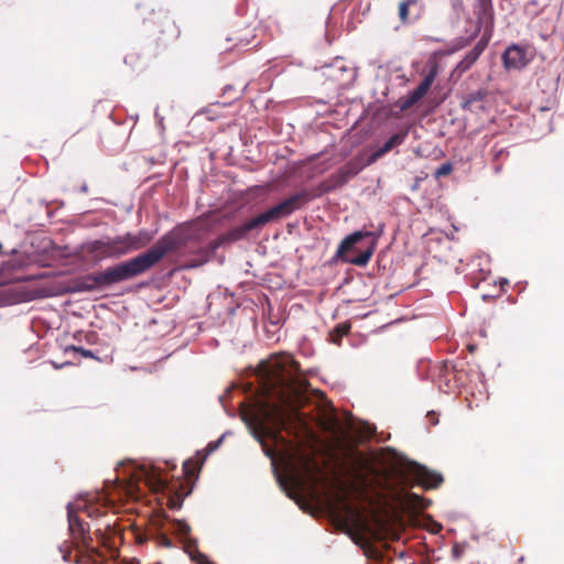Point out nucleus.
I'll use <instances>...</instances> for the list:
<instances>
[{"label":"nucleus","instance_id":"obj_1","mask_svg":"<svg viewBox=\"0 0 564 564\" xmlns=\"http://www.w3.org/2000/svg\"><path fill=\"white\" fill-rule=\"evenodd\" d=\"M261 398L254 404V421L270 425L269 436L289 445L281 435L305 422L300 408L307 401L308 381L300 375V364L289 354H279L259 365Z\"/></svg>","mask_w":564,"mask_h":564},{"label":"nucleus","instance_id":"obj_2","mask_svg":"<svg viewBox=\"0 0 564 564\" xmlns=\"http://www.w3.org/2000/svg\"><path fill=\"white\" fill-rule=\"evenodd\" d=\"M181 238L170 231L163 235L150 249L104 271L89 273L75 279L72 283L73 292H94L115 284L140 276L154 268L166 254L181 247Z\"/></svg>","mask_w":564,"mask_h":564},{"label":"nucleus","instance_id":"obj_3","mask_svg":"<svg viewBox=\"0 0 564 564\" xmlns=\"http://www.w3.org/2000/svg\"><path fill=\"white\" fill-rule=\"evenodd\" d=\"M311 193L304 188L279 204L270 207L258 216L250 218L245 224L234 227L226 234L218 237L214 242V248H218L224 243L235 242L243 239L248 232L261 229L269 223L279 221L283 218L291 216L294 212L304 207L311 200Z\"/></svg>","mask_w":564,"mask_h":564},{"label":"nucleus","instance_id":"obj_4","mask_svg":"<svg viewBox=\"0 0 564 564\" xmlns=\"http://www.w3.org/2000/svg\"><path fill=\"white\" fill-rule=\"evenodd\" d=\"M154 238V232L141 229L137 234L127 232L107 239H98L80 246L84 258L98 263L105 259H119L130 252L147 247Z\"/></svg>","mask_w":564,"mask_h":564},{"label":"nucleus","instance_id":"obj_5","mask_svg":"<svg viewBox=\"0 0 564 564\" xmlns=\"http://www.w3.org/2000/svg\"><path fill=\"white\" fill-rule=\"evenodd\" d=\"M67 509L68 530L72 538L70 543L78 551V554L75 556V563L94 564V556H99V552L91 544L90 527L79 519L70 505H68Z\"/></svg>","mask_w":564,"mask_h":564},{"label":"nucleus","instance_id":"obj_6","mask_svg":"<svg viewBox=\"0 0 564 564\" xmlns=\"http://www.w3.org/2000/svg\"><path fill=\"white\" fill-rule=\"evenodd\" d=\"M371 164L372 163H368V159L364 160L362 156H356L349 160L344 166L318 185V194L315 195L312 191L307 189L311 193V199L344 186L349 182V180L358 175L366 166Z\"/></svg>","mask_w":564,"mask_h":564},{"label":"nucleus","instance_id":"obj_7","mask_svg":"<svg viewBox=\"0 0 564 564\" xmlns=\"http://www.w3.org/2000/svg\"><path fill=\"white\" fill-rule=\"evenodd\" d=\"M87 514L96 520L94 530L96 538L100 541L101 545L108 546L110 540L119 532L115 514L108 513L98 507L89 508Z\"/></svg>","mask_w":564,"mask_h":564},{"label":"nucleus","instance_id":"obj_8","mask_svg":"<svg viewBox=\"0 0 564 564\" xmlns=\"http://www.w3.org/2000/svg\"><path fill=\"white\" fill-rule=\"evenodd\" d=\"M173 533L180 539L183 544L184 551L188 554L191 560L197 564H215L209 561L207 555L203 554L198 550L197 540L192 538V529L188 523L183 520H172L171 522Z\"/></svg>","mask_w":564,"mask_h":564},{"label":"nucleus","instance_id":"obj_9","mask_svg":"<svg viewBox=\"0 0 564 564\" xmlns=\"http://www.w3.org/2000/svg\"><path fill=\"white\" fill-rule=\"evenodd\" d=\"M440 72V65L436 61L429 63V70L425 74L421 84L411 91L408 96L403 97L399 101L400 109L405 111L413 107L416 102H419L429 91L432 84L434 83L436 76Z\"/></svg>","mask_w":564,"mask_h":564},{"label":"nucleus","instance_id":"obj_10","mask_svg":"<svg viewBox=\"0 0 564 564\" xmlns=\"http://www.w3.org/2000/svg\"><path fill=\"white\" fill-rule=\"evenodd\" d=\"M413 480L425 490L435 489L444 481L441 474L430 470L429 468L415 465L412 469Z\"/></svg>","mask_w":564,"mask_h":564},{"label":"nucleus","instance_id":"obj_11","mask_svg":"<svg viewBox=\"0 0 564 564\" xmlns=\"http://www.w3.org/2000/svg\"><path fill=\"white\" fill-rule=\"evenodd\" d=\"M502 62L507 69H521L529 63V58L525 48L511 45L503 52Z\"/></svg>","mask_w":564,"mask_h":564},{"label":"nucleus","instance_id":"obj_12","mask_svg":"<svg viewBox=\"0 0 564 564\" xmlns=\"http://www.w3.org/2000/svg\"><path fill=\"white\" fill-rule=\"evenodd\" d=\"M477 23L485 28V33L494 28V8L491 0H477L475 4Z\"/></svg>","mask_w":564,"mask_h":564},{"label":"nucleus","instance_id":"obj_13","mask_svg":"<svg viewBox=\"0 0 564 564\" xmlns=\"http://www.w3.org/2000/svg\"><path fill=\"white\" fill-rule=\"evenodd\" d=\"M488 97V90L480 88L465 95L462 99V109L465 111L477 112L485 109V99Z\"/></svg>","mask_w":564,"mask_h":564},{"label":"nucleus","instance_id":"obj_14","mask_svg":"<svg viewBox=\"0 0 564 564\" xmlns=\"http://www.w3.org/2000/svg\"><path fill=\"white\" fill-rule=\"evenodd\" d=\"M408 134H409V131L406 129L402 130V131H399L398 133L393 134L389 140H387L384 142V144L382 147L377 149L368 158V163H375L378 159H380L381 156H383L384 154L390 152L392 149H394L395 147L401 145L405 141Z\"/></svg>","mask_w":564,"mask_h":564},{"label":"nucleus","instance_id":"obj_15","mask_svg":"<svg viewBox=\"0 0 564 564\" xmlns=\"http://www.w3.org/2000/svg\"><path fill=\"white\" fill-rule=\"evenodd\" d=\"M488 45V39H480L470 52L457 64L456 72L463 74L467 72L479 58Z\"/></svg>","mask_w":564,"mask_h":564},{"label":"nucleus","instance_id":"obj_16","mask_svg":"<svg viewBox=\"0 0 564 564\" xmlns=\"http://www.w3.org/2000/svg\"><path fill=\"white\" fill-rule=\"evenodd\" d=\"M372 234L370 231H355L348 235L339 245L336 256L344 257L346 253L350 251L357 250L356 245L360 242L364 238L371 237Z\"/></svg>","mask_w":564,"mask_h":564},{"label":"nucleus","instance_id":"obj_17","mask_svg":"<svg viewBox=\"0 0 564 564\" xmlns=\"http://www.w3.org/2000/svg\"><path fill=\"white\" fill-rule=\"evenodd\" d=\"M143 477L147 485L154 491L164 490L167 486L166 481L156 474L155 470H143Z\"/></svg>","mask_w":564,"mask_h":564},{"label":"nucleus","instance_id":"obj_18","mask_svg":"<svg viewBox=\"0 0 564 564\" xmlns=\"http://www.w3.org/2000/svg\"><path fill=\"white\" fill-rule=\"evenodd\" d=\"M350 328L351 324L349 322L337 324L328 333L329 341L336 345H340L341 338L350 332Z\"/></svg>","mask_w":564,"mask_h":564},{"label":"nucleus","instance_id":"obj_19","mask_svg":"<svg viewBox=\"0 0 564 564\" xmlns=\"http://www.w3.org/2000/svg\"><path fill=\"white\" fill-rule=\"evenodd\" d=\"M417 6V0H403L398 6V17L402 24L410 22V9Z\"/></svg>","mask_w":564,"mask_h":564},{"label":"nucleus","instance_id":"obj_20","mask_svg":"<svg viewBox=\"0 0 564 564\" xmlns=\"http://www.w3.org/2000/svg\"><path fill=\"white\" fill-rule=\"evenodd\" d=\"M372 253H373V246L368 247L365 250L360 251L358 256L352 257V258H347L346 260L355 265L364 267L369 262Z\"/></svg>","mask_w":564,"mask_h":564},{"label":"nucleus","instance_id":"obj_21","mask_svg":"<svg viewBox=\"0 0 564 564\" xmlns=\"http://www.w3.org/2000/svg\"><path fill=\"white\" fill-rule=\"evenodd\" d=\"M306 475L314 481L317 480V475L321 473V468L316 462L312 458H305L303 464Z\"/></svg>","mask_w":564,"mask_h":564},{"label":"nucleus","instance_id":"obj_22","mask_svg":"<svg viewBox=\"0 0 564 564\" xmlns=\"http://www.w3.org/2000/svg\"><path fill=\"white\" fill-rule=\"evenodd\" d=\"M405 500L408 503L412 505L413 507L425 509L427 506L425 505V499L417 494L414 492H408L405 495Z\"/></svg>","mask_w":564,"mask_h":564},{"label":"nucleus","instance_id":"obj_23","mask_svg":"<svg viewBox=\"0 0 564 564\" xmlns=\"http://www.w3.org/2000/svg\"><path fill=\"white\" fill-rule=\"evenodd\" d=\"M154 539L159 546H163V547H172L173 546L172 540L165 533H155Z\"/></svg>","mask_w":564,"mask_h":564},{"label":"nucleus","instance_id":"obj_24","mask_svg":"<svg viewBox=\"0 0 564 564\" xmlns=\"http://www.w3.org/2000/svg\"><path fill=\"white\" fill-rule=\"evenodd\" d=\"M452 171H453L452 164L444 163L440 167H437V170L435 171V176L436 177L446 176V175L451 174Z\"/></svg>","mask_w":564,"mask_h":564},{"label":"nucleus","instance_id":"obj_25","mask_svg":"<svg viewBox=\"0 0 564 564\" xmlns=\"http://www.w3.org/2000/svg\"><path fill=\"white\" fill-rule=\"evenodd\" d=\"M59 552L62 553V557L65 562L70 561L72 547L67 542H64V544L59 546Z\"/></svg>","mask_w":564,"mask_h":564},{"label":"nucleus","instance_id":"obj_26","mask_svg":"<svg viewBox=\"0 0 564 564\" xmlns=\"http://www.w3.org/2000/svg\"><path fill=\"white\" fill-rule=\"evenodd\" d=\"M182 503H183V500L178 496H176V497H171L169 499L167 506L170 509L177 510V509H181Z\"/></svg>","mask_w":564,"mask_h":564},{"label":"nucleus","instance_id":"obj_27","mask_svg":"<svg viewBox=\"0 0 564 564\" xmlns=\"http://www.w3.org/2000/svg\"><path fill=\"white\" fill-rule=\"evenodd\" d=\"M183 469H184V473L187 476H194L195 475V466H194V463L191 459H188V460H186L184 463Z\"/></svg>","mask_w":564,"mask_h":564},{"label":"nucleus","instance_id":"obj_28","mask_svg":"<svg viewBox=\"0 0 564 564\" xmlns=\"http://www.w3.org/2000/svg\"><path fill=\"white\" fill-rule=\"evenodd\" d=\"M427 419L432 425H436L438 423V419L435 412H429Z\"/></svg>","mask_w":564,"mask_h":564},{"label":"nucleus","instance_id":"obj_29","mask_svg":"<svg viewBox=\"0 0 564 564\" xmlns=\"http://www.w3.org/2000/svg\"><path fill=\"white\" fill-rule=\"evenodd\" d=\"M148 535L147 534H143V533H138L135 535V541L138 544H143L145 541H148Z\"/></svg>","mask_w":564,"mask_h":564},{"label":"nucleus","instance_id":"obj_30","mask_svg":"<svg viewBox=\"0 0 564 564\" xmlns=\"http://www.w3.org/2000/svg\"><path fill=\"white\" fill-rule=\"evenodd\" d=\"M77 351H79L84 357H93V351L84 349V348H76Z\"/></svg>","mask_w":564,"mask_h":564},{"label":"nucleus","instance_id":"obj_31","mask_svg":"<svg viewBox=\"0 0 564 564\" xmlns=\"http://www.w3.org/2000/svg\"><path fill=\"white\" fill-rule=\"evenodd\" d=\"M265 453H267V455H268L269 457H271V458H274V456H275V452H274L273 449H267V452H265Z\"/></svg>","mask_w":564,"mask_h":564},{"label":"nucleus","instance_id":"obj_32","mask_svg":"<svg viewBox=\"0 0 564 564\" xmlns=\"http://www.w3.org/2000/svg\"><path fill=\"white\" fill-rule=\"evenodd\" d=\"M453 553L455 554V556H456V557H458V556H459V554H458V549H457V547H454V549H453Z\"/></svg>","mask_w":564,"mask_h":564},{"label":"nucleus","instance_id":"obj_33","mask_svg":"<svg viewBox=\"0 0 564 564\" xmlns=\"http://www.w3.org/2000/svg\"><path fill=\"white\" fill-rule=\"evenodd\" d=\"M158 15H159L158 17L159 19L164 17V14H163V12L161 10L159 11Z\"/></svg>","mask_w":564,"mask_h":564},{"label":"nucleus","instance_id":"obj_34","mask_svg":"<svg viewBox=\"0 0 564 564\" xmlns=\"http://www.w3.org/2000/svg\"><path fill=\"white\" fill-rule=\"evenodd\" d=\"M345 507H346V509H347L349 512H351V513L354 512V510H352L348 505H346Z\"/></svg>","mask_w":564,"mask_h":564},{"label":"nucleus","instance_id":"obj_35","mask_svg":"<svg viewBox=\"0 0 564 564\" xmlns=\"http://www.w3.org/2000/svg\"><path fill=\"white\" fill-rule=\"evenodd\" d=\"M155 564H161V563H155Z\"/></svg>","mask_w":564,"mask_h":564}]
</instances>
